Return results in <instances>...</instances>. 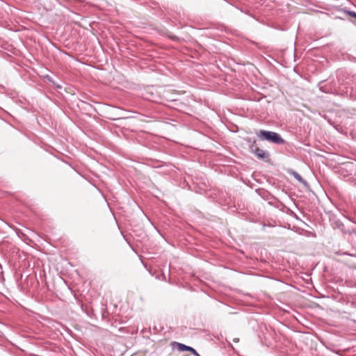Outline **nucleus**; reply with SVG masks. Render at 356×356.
<instances>
[{
	"mask_svg": "<svg viewBox=\"0 0 356 356\" xmlns=\"http://www.w3.org/2000/svg\"><path fill=\"white\" fill-rule=\"evenodd\" d=\"M349 16L356 18V13L351 10L345 11Z\"/></svg>",
	"mask_w": 356,
	"mask_h": 356,
	"instance_id": "39448f33",
	"label": "nucleus"
},
{
	"mask_svg": "<svg viewBox=\"0 0 356 356\" xmlns=\"http://www.w3.org/2000/svg\"><path fill=\"white\" fill-rule=\"evenodd\" d=\"M173 346H176L177 349L181 352L188 351L191 353L195 356H200V354L191 346H188L178 342H174Z\"/></svg>",
	"mask_w": 356,
	"mask_h": 356,
	"instance_id": "7ed1b4c3",
	"label": "nucleus"
},
{
	"mask_svg": "<svg viewBox=\"0 0 356 356\" xmlns=\"http://www.w3.org/2000/svg\"><path fill=\"white\" fill-rule=\"evenodd\" d=\"M56 87H57V88H61V86H58H58H56Z\"/></svg>",
	"mask_w": 356,
	"mask_h": 356,
	"instance_id": "0eeeda50",
	"label": "nucleus"
},
{
	"mask_svg": "<svg viewBox=\"0 0 356 356\" xmlns=\"http://www.w3.org/2000/svg\"><path fill=\"white\" fill-rule=\"evenodd\" d=\"M234 342H238V339H234L233 340Z\"/></svg>",
	"mask_w": 356,
	"mask_h": 356,
	"instance_id": "423d86ee",
	"label": "nucleus"
},
{
	"mask_svg": "<svg viewBox=\"0 0 356 356\" xmlns=\"http://www.w3.org/2000/svg\"><path fill=\"white\" fill-rule=\"evenodd\" d=\"M256 141L254 140L252 144L250 145V151L254 153L259 159L266 160L268 159L270 154L268 152L261 149L255 146Z\"/></svg>",
	"mask_w": 356,
	"mask_h": 356,
	"instance_id": "f03ea898",
	"label": "nucleus"
},
{
	"mask_svg": "<svg viewBox=\"0 0 356 356\" xmlns=\"http://www.w3.org/2000/svg\"><path fill=\"white\" fill-rule=\"evenodd\" d=\"M257 136L261 140H266L277 145H283L285 143V140L282 136L274 131L261 129L259 133H257Z\"/></svg>",
	"mask_w": 356,
	"mask_h": 356,
	"instance_id": "f257e3e1",
	"label": "nucleus"
},
{
	"mask_svg": "<svg viewBox=\"0 0 356 356\" xmlns=\"http://www.w3.org/2000/svg\"><path fill=\"white\" fill-rule=\"evenodd\" d=\"M292 175L294 177V178L296 180H298V181H300L301 183H306V181L303 179V178L301 177V175L300 174H298L297 172L293 171L292 172Z\"/></svg>",
	"mask_w": 356,
	"mask_h": 356,
	"instance_id": "20e7f679",
	"label": "nucleus"
}]
</instances>
